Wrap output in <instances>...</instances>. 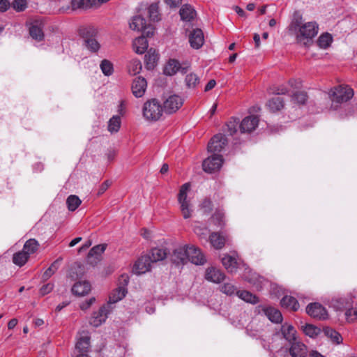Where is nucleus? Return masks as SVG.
<instances>
[{
	"mask_svg": "<svg viewBox=\"0 0 357 357\" xmlns=\"http://www.w3.org/2000/svg\"><path fill=\"white\" fill-rule=\"evenodd\" d=\"M146 20L141 16H135L130 23V28L135 31H142L145 27Z\"/></svg>",
	"mask_w": 357,
	"mask_h": 357,
	"instance_id": "nucleus-36",
	"label": "nucleus"
},
{
	"mask_svg": "<svg viewBox=\"0 0 357 357\" xmlns=\"http://www.w3.org/2000/svg\"><path fill=\"white\" fill-rule=\"evenodd\" d=\"M306 312L310 317L324 320L328 318V312L326 308L319 303H310L306 307Z\"/></svg>",
	"mask_w": 357,
	"mask_h": 357,
	"instance_id": "nucleus-10",
	"label": "nucleus"
},
{
	"mask_svg": "<svg viewBox=\"0 0 357 357\" xmlns=\"http://www.w3.org/2000/svg\"><path fill=\"white\" fill-rule=\"evenodd\" d=\"M289 84L295 89H298L302 86V82L300 79H292L289 81Z\"/></svg>",
	"mask_w": 357,
	"mask_h": 357,
	"instance_id": "nucleus-59",
	"label": "nucleus"
},
{
	"mask_svg": "<svg viewBox=\"0 0 357 357\" xmlns=\"http://www.w3.org/2000/svg\"><path fill=\"white\" fill-rule=\"evenodd\" d=\"M90 347V337L87 335H82L76 343V349L80 354H86Z\"/></svg>",
	"mask_w": 357,
	"mask_h": 357,
	"instance_id": "nucleus-28",
	"label": "nucleus"
},
{
	"mask_svg": "<svg viewBox=\"0 0 357 357\" xmlns=\"http://www.w3.org/2000/svg\"><path fill=\"white\" fill-rule=\"evenodd\" d=\"M129 278L127 275H122L119 278L121 286L114 289L109 297V303H116L123 299L127 294L126 286L128 284Z\"/></svg>",
	"mask_w": 357,
	"mask_h": 357,
	"instance_id": "nucleus-7",
	"label": "nucleus"
},
{
	"mask_svg": "<svg viewBox=\"0 0 357 357\" xmlns=\"http://www.w3.org/2000/svg\"><path fill=\"white\" fill-rule=\"evenodd\" d=\"M152 264L149 255H143L135 262L133 271L137 275L146 273L151 271Z\"/></svg>",
	"mask_w": 357,
	"mask_h": 357,
	"instance_id": "nucleus-12",
	"label": "nucleus"
},
{
	"mask_svg": "<svg viewBox=\"0 0 357 357\" xmlns=\"http://www.w3.org/2000/svg\"><path fill=\"white\" fill-rule=\"evenodd\" d=\"M26 0H14L10 6L17 12H21L25 10L26 8Z\"/></svg>",
	"mask_w": 357,
	"mask_h": 357,
	"instance_id": "nucleus-52",
	"label": "nucleus"
},
{
	"mask_svg": "<svg viewBox=\"0 0 357 357\" xmlns=\"http://www.w3.org/2000/svg\"><path fill=\"white\" fill-rule=\"evenodd\" d=\"M164 107L155 98L146 101L142 107L143 117L148 121H156L162 115Z\"/></svg>",
	"mask_w": 357,
	"mask_h": 357,
	"instance_id": "nucleus-3",
	"label": "nucleus"
},
{
	"mask_svg": "<svg viewBox=\"0 0 357 357\" xmlns=\"http://www.w3.org/2000/svg\"><path fill=\"white\" fill-rule=\"evenodd\" d=\"M281 305L287 309L296 311L299 308V304L297 300L291 296H284L281 301Z\"/></svg>",
	"mask_w": 357,
	"mask_h": 357,
	"instance_id": "nucleus-30",
	"label": "nucleus"
},
{
	"mask_svg": "<svg viewBox=\"0 0 357 357\" xmlns=\"http://www.w3.org/2000/svg\"><path fill=\"white\" fill-rule=\"evenodd\" d=\"M147 86L146 81L142 77L135 78L132 84V92L137 98H141L144 96Z\"/></svg>",
	"mask_w": 357,
	"mask_h": 357,
	"instance_id": "nucleus-17",
	"label": "nucleus"
},
{
	"mask_svg": "<svg viewBox=\"0 0 357 357\" xmlns=\"http://www.w3.org/2000/svg\"><path fill=\"white\" fill-rule=\"evenodd\" d=\"M106 249L105 244H100L93 247L89 253L88 257L91 258L95 257L96 259H98L99 257L105 252Z\"/></svg>",
	"mask_w": 357,
	"mask_h": 357,
	"instance_id": "nucleus-45",
	"label": "nucleus"
},
{
	"mask_svg": "<svg viewBox=\"0 0 357 357\" xmlns=\"http://www.w3.org/2000/svg\"><path fill=\"white\" fill-rule=\"evenodd\" d=\"M333 37L331 34L325 33L319 37L317 40V45L322 49H326L331 45Z\"/></svg>",
	"mask_w": 357,
	"mask_h": 357,
	"instance_id": "nucleus-39",
	"label": "nucleus"
},
{
	"mask_svg": "<svg viewBox=\"0 0 357 357\" xmlns=\"http://www.w3.org/2000/svg\"><path fill=\"white\" fill-rule=\"evenodd\" d=\"M212 202L208 198H205L200 204V211L204 215H208L212 211Z\"/></svg>",
	"mask_w": 357,
	"mask_h": 357,
	"instance_id": "nucleus-50",
	"label": "nucleus"
},
{
	"mask_svg": "<svg viewBox=\"0 0 357 357\" xmlns=\"http://www.w3.org/2000/svg\"><path fill=\"white\" fill-rule=\"evenodd\" d=\"M149 15L150 19L153 21H158L159 20L158 6L156 5L151 4L149 7Z\"/></svg>",
	"mask_w": 357,
	"mask_h": 357,
	"instance_id": "nucleus-54",
	"label": "nucleus"
},
{
	"mask_svg": "<svg viewBox=\"0 0 357 357\" xmlns=\"http://www.w3.org/2000/svg\"><path fill=\"white\" fill-rule=\"evenodd\" d=\"M109 311L108 306H103L98 312L93 313L90 319L91 325L98 327L105 321Z\"/></svg>",
	"mask_w": 357,
	"mask_h": 357,
	"instance_id": "nucleus-16",
	"label": "nucleus"
},
{
	"mask_svg": "<svg viewBox=\"0 0 357 357\" xmlns=\"http://www.w3.org/2000/svg\"><path fill=\"white\" fill-rule=\"evenodd\" d=\"M54 289V284L52 283H47L44 284L41 287L40 289V294L42 296H45L49 293H50Z\"/></svg>",
	"mask_w": 357,
	"mask_h": 357,
	"instance_id": "nucleus-56",
	"label": "nucleus"
},
{
	"mask_svg": "<svg viewBox=\"0 0 357 357\" xmlns=\"http://www.w3.org/2000/svg\"><path fill=\"white\" fill-rule=\"evenodd\" d=\"M222 263L229 273H235L238 268V263L236 259L229 255H225L222 258Z\"/></svg>",
	"mask_w": 357,
	"mask_h": 357,
	"instance_id": "nucleus-26",
	"label": "nucleus"
},
{
	"mask_svg": "<svg viewBox=\"0 0 357 357\" xmlns=\"http://www.w3.org/2000/svg\"><path fill=\"white\" fill-rule=\"evenodd\" d=\"M227 143L226 137L222 134L215 135L208 142V151L213 154L221 152Z\"/></svg>",
	"mask_w": 357,
	"mask_h": 357,
	"instance_id": "nucleus-11",
	"label": "nucleus"
},
{
	"mask_svg": "<svg viewBox=\"0 0 357 357\" xmlns=\"http://www.w3.org/2000/svg\"><path fill=\"white\" fill-rule=\"evenodd\" d=\"M84 42L86 48L91 52H96L98 51L100 47L99 43L92 36L86 37Z\"/></svg>",
	"mask_w": 357,
	"mask_h": 357,
	"instance_id": "nucleus-44",
	"label": "nucleus"
},
{
	"mask_svg": "<svg viewBox=\"0 0 357 357\" xmlns=\"http://www.w3.org/2000/svg\"><path fill=\"white\" fill-rule=\"evenodd\" d=\"M80 199L76 195H70L66 200V204L69 211H74L81 204Z\"/></svg>",
	"mask_w": 357,
	"mask_h": 357,
	"instance_id": "nucleus-43",
	"label": "nucleus"
},
{
	"mask_svg": "<svg viewBox=\"0 0 357 357\" xmlns=\"http://www.w3.org/2000/svg\"><path fill=\"white\" fill-rule=\"evenodd\" d=\"M10 6V3L8 0H0V12L6 11Z\"/></svg>",
	"mask_w": 357,
	"mask_h": 357,
	"instance_id": "nucleus-60",
	"label": "nucleus"
},
{
	"mask_svg": "<svg viewBox=\"0 0 357 357\" xmlns=\"http://www.w3.org/2000/svg\"><path fill=\"white\" fill-rule=\"evenodd\" d=\"M167 256L166 249L155 248L151 250V260L153 263L164 260Z\"/></svg>",
	"mask_w": 357,
	"mask_h": 357,
	"instance_id": "nucleus-31",
	"label": "nucleus"
},
{
	"mask_svg": "<svg viewBox=\"0 0 357 357\" xmlns=\"http://www.w3.org/2000/svg\"><path fill=\"white\" fill-rule=\"evenodd\" d=\"M189 253H195L197 256H190V262L195 265H203L206 259L202 250L193 245H185L176 248L170 255L171 261L176 266H183L189 261Z\"/></svg>",
	"mask_w": 357,
	"mask_h": 357,
	"instance_id": "nucleus-2",
	"label": "nucleus"
},
{
	"mask_svg": "<svg viewBox=\"0 0 357 357\" xmlns=\"http://www.w3.org/2000/svg\"><path fill=\"white\" fill-rule=\"evenodd\" d=\"M216 84V82L214 79H211L205 86L204 91H208L213 89Z\"/></svg>",
	"mask_w": 357,
	"mask_h": 357,
	"instance_id": "nucleus-63",
	"label": "nucleus"
},
{
	"mask_svg": "<svg viewBox=\"0 0 357 357\" xmlns=\"http://www.w3.org/2000/svg\"><path fill=\"white\" fill-rule=\"evenodd\" d=\"M211 245L217 250L222 249L226 243V237L218 232H212L209 235Z\"/></svg>",
	"mask_w": 357,
	"mask_h": 357,
	"instance_id": "nucleus-24",
	"label": "nucleus"
},
{
	"mask_svg": "<svg viewBox=\"0 0 357 357\" xmlns=\"http://www.w3.org/2000/svg\"><path fill=\"white\" fill-rule=\"evenodd\" d=\"M29 256L23 250L15 253L13 257V261L15 264L22 266L27 261Z\"/></svg>",
	"mask_w": 357,
	"mask_h": 357,
	"instance_id": "nucleus-40",
	"label": "nucleus"
},
{
	"mask_svg": "<svg viewBox=\"0 0 357 357\" xmlns=\"http://www.w3.org/2000/svg\"><path fill=\"white\" fill-rule=\"evenodd\" d=\"M128 70L130 75H136L142 70V63L138 59H132L128 64Z\"/></svg>",
	"mask_w": 357,
	"mask_h": 357,
	"instance_id": "nucleus-41",
	"label": "nucleus"
},
{
	"mask_svg": "<svg viewBox=\"0 0 357 357\" xmlns=\"http://www.w3.org/2000/svg\"><path fill=\"white\" fill-rule=\"evenodd\" d=\"M38 247V242L34 238H31L26 241L22 250L30 256L37 251Z\"/></svg>",
	"mask_w": 357,
	"mask_h": 357,
	"instance_id": "nucleus-35",
	"label": "nucleus"
},
{
	"mask_svg": "<svg viewBox=\"0 0 357 357\" xmlns=\"http://www.w3.org/2000/svg\"><path fill=\"white\" fill-rule=\"evenodd\" d=\"M189 43L190 46L193 49L198 50L201 48L204 43V33L202 29H194L189 33Z\"/></svg>",
	"mask_w": 357,
	"mask_h": 357,
	"instance_id": "nucleus-13",
	"label": "nucleus"
},
{
	"mask_svg": "<svg viewBox=\"0 0 357 357\" xmlns=\"http://www.w3.org/2000/svg\"><path fill=\"white\" fill-rule=\"evenodd\" d=\"M165 2L170 7H176L181 3V0H165Z\"/></svg>",
	"mask_w": 357,
	"mask_h": 357,
	"instance_id": "nucleus-64",
	"label": "nucleus"
},
{
	"mask_svg": "<svg viewBox=\"0 0 357 357\" xmlns=\"http://www.w3.org/2000/svg\"><path fill=\"white\" fill-rule=\"evenodd\" d=\"M225 278V274L215 267L207 268L205 272V279L209 282L219 284Z\"/></svg>",
	"mask_w": 357,
	"mask_h": 357,
	"instance_id": "nucleus-15",
	"label": "nucleus"
},
{
	"mask_svg": "<svg viewBox=\"0 0 357 357\" xmlns=\"http://www.w3.org/2000/svg\"><path fill=\"white\" fill-rule=\"evenodd\" d=\"M121 124L119 116H113L108 121L107 129L111 133L117 132L120 129Z\"/></svg>",
	"mask_w": 357,
	"mask_h": 357,
	"instance_id": "nucleus-38",
	"label": "nucleus"
},
{
	"mask_svg": "<svg viewBox=\"0 0 357 357\" xmlns=\"http://www.w3.org/2000/svg\"><path fill=\"white\" fill-rule=\"evenodd\" d=\"M266 105L271 112H278L283 108L284 100L281 97H273L268 101Z\"/></svg>",
	"mask_w": 357,
	"mask_h": 357,
	"instance_id": "nucleus-32",
	"label": "nucleus"
},
{
	"mask_svg": "<svg viewBox=\"0 0 357 357\" xmlns=\"http://www.w3.org/2000/svg\"><path fill=\"white\" fill-rule=\"evenodd\" d=\"M319 26L315 22L303 23V15L299 10H295L288 26L290 35L295 37L296 43L301 46L309 47L312 39L317 35Z\"/></svg>",
	"mask_w": 357,
	"mask_h": 357,
	"instance_id": "nucleus-1",
	"label": "nucleus"
},
{
	"mask_svg": "<svg viewBox=\"0 0 357 357\" xmlns=\"http://www.w3.org/2000/svg\"><path fill=\"white\" fill-rule=\"evenodd\" d=\"M227 129L228 132L231 135H233L237 132V128L238 126V121H237L236 119H234L232 121H229L227 124Z\"/></svg>",
	"mask_w": 357,
	"mask_h": 357,
	"instance_id": "nucleus-55",
	"label": "nucleus"
},
{
	"mask_svg": "<svg viewBox=\"0 0 357 357\" xmlns=\"http://www.w3.org/2000/svg\"><path fill=\"white\" fill-rule=\"evenodd\" d=\"M320 329L312 324H306L303 327L305 334L310 337H315L320 333Z\"/></svg>",
	"mask_w": 357,
	"mask_h": 357,
	"instance_id": "nucleus-48",
	"label": "nucleus"
},
{
	"mask_svg": "<svg viewBox=\"0 0 357 357\" xmlns=\"http://www.w3.org/2000/svg\"><path fill=\"white\" fill-rule=\"evenodd\" d=\"M73 294L84 296L91 291V284L87 281L76 282L71 289Z\"/></svg>",
	"mask_w": 357,
	"mask_h": 357,
	"instance_id": "nucleus-21",
	"label": "nucleus"
},
{
	"mask_svg": "<svg viewBox=\"0 0 357 357\" xmlns=\"http://www.w3.org/2000/svg\"><path fill=\"white\" fill-rule=\"evenodd\" d=\"M185 83L187 88L194 89L199 84V77L195 73H189L185 78Z\"/></svg>",
	"mask_w": 357,
	"mask_h": 357,
	"instance_id": "nucleus-37",
	"label": "nucleus"
},
{
	"mask_svg": "<svg viewBox=\"0 0 357 357\" xmlns=\"http://www.w3.org/2000/svg\"><path fill=\"white\" fill-rule=\"evenodd\" d=\"M340 303L339 307L345 310V317L348 322H354L357 320V304L353 307V298H340L337 301Z\"/></svg>",
	"mask_w": 357,
	"mask_h": 357,
	"instance_id": "nucleus-6",
	"label": "nucleus"
},
{
	"mask_svg": "<svg viewBox=\"0 0 357 357\" xmlns=\"http://www.w3.org/2000/svg\"><path fill=\"white\" fill-rule=\"evenodd\" d=\"M220 290L222 294H225L227 296H232L235 293L236 294V287L229 282L224 283L220 287Z\"/></svg>",
	"mask_w": 357,
	"mask_h": 357,
	"instance_id": "nucleus-49",
	"label": "nucleus"
},
{
	"mask_svg": "<svg viewBox=\"0 0 357 357\" xmlns=\"http://www.w3.org/2000/svg\"><path fill=\"white\" fill-rule=\"evenodd\" d=\"M154 31H155V29H154V27L152 25H150V24L146 25V24H145V27L143 28V29L142 30L143 33L146 37H150V36H153Z\"/></svg>",
	"mask_w": 357,
	"mask_h": 357,
	"instance_id": "nucleus-57",
	"label": "nucleus"
},
{
	"mask_svg": "<svg viewBox=\"0 0 357 357\" xmlns=\"http://www.w3.org/2000/svg\"><path fill=\"white\" fill-rule=\"evenodd\" d=\"M325 335L328 337L333 343L339 344L342 342V337L341 335L334 329L330 327L324 328Z\"/></svg>",
	"mask_w": 357,
	"mask_h": 357,
	"instance_id": "nucleus-33",
	"label": "nucleus"
},
{
	"mask_svg": "<svg viewBox=\"0 0 357 357\" xmlns=\"http://www.w3.org/2000/svg\"><path fill=\"white\" fill-rule=\"evenodd\" d=\"M95 301H96V298L94 297H92V298H89V300H86V301L82 302L80 304V308L82 310H86L95 302Z\"/></svg>",
	"mask_w": 357,
	"mask_h": 357,
	"instance_id": "nucleus-58",
	"label": "nucleus"
},
{
	"mask_svg": "<svg viewBox=\"0 0 357 357\" xmlns=\"http://www.w3.org/2000/svg\"><path fill=\"white\" fill-rule=\"evenodd\" d=\"M190 190V184L185 183L181 185L178 195V202L180 204V209L185 219L190 218L193 211L190 200L188 199V193Z\"/></svg>",
	"mask_w": 357,
	"mask_h": 357,
	"instance_id": "nucleus-4",
	"label": "nucleus"
},
{
	"mask_svg": "<svg viewBox=\"0 0 357 357\" xmlns=\"http://www.w3.org/2000/svg\"><path fill=\"white\" fill-rule=\"evenodd\" d=\"M289 354L291 357H306L307 349L303 342L297 340L291 344Z\"/></svg>",
	"mask_w": 357,
	"mask_h": 357,
	"instance_id": "nucleus-20",
	"label": "nucleus"
},
{
	"mask_svg": "<svg viewBox=\"0 0 357 357\" xmlns=\"http://www.w3.org/2000/svg\"><path fill=\"white\" fill-rule=\"evenodd\" d=\"M222 163L223 159L221 155L213 154L203 161L202 167L204 172L213 173L220 170Z\"/></svg>",
	"mask_w": 357,
	"mask_h": 357,
	"instance_id": "nucleus-8",
	"label": "nucleus"
},
{
	"mask_svg": "<svg viewBox=\"0 0 357 357\" xmlns=\"http://www.w3.org/2000/svg\"><path fill=\"white\" fill-rule=\"evenodd\" d=\"M188 68V66L181 68L180 63L177 60L170 59L164 68V73L169 76L175 75L179 70H181L182 73H185Z\"/></svg>",
	"mask_w": 357,
	"mask_h": 357,
	"instance_id": "nucleus-19",
	"label": "nucleus"
},
{
	"mask_svg": "<svg viewBox=\"0 0 357 357\" xmlns=\"http://www.w3.org/2000/svg\"><path fill=\"white\" fill-rule=\"evenodd\" d=\"M259 123V119L255 116H248L243 119L239 128L242 133L251 132L255 130Z\"/></svg>",
	"mask_w": 357,
	"mask_h": 357,
	"instance_id": "nucleus-14",
	"label": "nucleus"
},
{
	"mask_svg": "<svg viewBox=\"0 0 357 357\" xmlns=\"http://www.w3.org/2000/svg\"><path fill=\"white\" fill-rule=\"evenodd\" d=\"M264 313L270 321L274 323H280L282 321L281 312L272 307H267L264 309Z\"/></svg>",
	"mask_w": 357,
	"mask_h": 357,
	"instance_id": "nucleus-29",
	"label": "nucleus"
},
{
	"mask_svg": "<svg viewBox=\"0 0 357 357\" xmlns=\"http://www.w3.org/2000/svg\"><path fill=\"white\" fill-rule=\"evenodd\" d=\"M211 222L217 227H222L225 225L224 214L221 211H216L211 218Z\"/></svg>",
	"mask_w": 357,
	"mask_h": 357,
	"instance_id": "nucleus-46",
	"label": "nucleus"
},
{
	"mask_svg": "<svg viewBox=\"0 0 357 357\" xmlns=\"http://www.w3.org/2000/svg\"><path fill=\"white\" fill-rule=\"evenodd\" d=\"M149 43L145 36L135 38L132 43L133 50L139 54H144L148 49Z\"/></svg>",
	"mask_w": 357,
	"mask_h": 357,
	"instance_id": "nucleus-25",
	"label": "nucleus"
},
{
	"mask_svg": "<svg viewBox=\"0 0 357 357\" xmlns=\"http://www.w3.org/2000/svg\"><path fill=\"white\" fill-rule=\"evenodd\" d=\"M61 260V258H59L51 264V266L44 272L43 275V280H46L49 279L56 271Z\"/></svg>",
	"mask_w": 357,
	"mask_h": 357,
	"instance_id": "nucleus-42",
	"label": "nucleus"
},
{
	"mask_svg": "<svg viewBox=\"0 0 357 357\" xmlns=\"http://www.w3.org/2000/svg\"><path fill=\"white\" fill-rule=\"evenodd\" d=\"M292 100L299 104H304L307 100V94L303 91H296L292 95Z\"/></svg>",
	"mask_w": 357,
	"mask_h": 357,
	"instance_id": "nucleus-51",
	"label": "nucleus"
},
{
	"mask_svg": "<svg viewBox=\"0 0 357 357\" xmlns=\"http://www.w3.org/2000/svg\"><path fill=\"white\" fill-rule=\"evenodd\" d=\"M194 231L199 237V238L206 240L209 231L206 227L195 226L194 227Z\"/></svg>",
	"mask_w": 357,
	"mask_h": 357,
	"instance_id": "nucleus-53",
	"label": "nucleus"
},
{
	"mask_svg": "<svg viewBox=\"0 0 357 357\" xmlns=\"http://www.w3.org/2000/svg\"><path fill=\"white\" fill-rule=\"evenodd\" d=\"M29 33L33 39L37 41H41L44 38V33L43 31L42 22L36 21L33 22L29 27Z\"/></svg>",
	"mask_w": 357,
	"mask_h": 357,
	"instance_id": "nucleus-22",
	"label": "nucleus"
},
{
	"mask_svg": "<svg viewBox=\"0 0 357 357\" xmlns=\"http://www.w3.org/2000/svg\"><path fill=\"white\" fill-rule=\"evenodd\" d=\"M329 95L333 103H342L354 96V91L348 86L340 85L331 89Z\"/></svg>",
	"mask_w": 357,
	"mask_h": 357,
	"instance_id": "nucleus-5",
	"label": "nucleus"
},
{
	"mask_svg": "<svg viewBox=\"0 0 357 357\" xmlns=\"http://www.w3.org/2000/svg\"><path fill=\"white\" fill-rule=\"evenodd\" d=\"M183 98L176 94L170 95L164 102L163 107L166 113L172 114L178 111L183 105Z\"/></svg>",
	"mask_w": 357,
	"mask_h": 357,
	"instance_id": "nucleus-9",
	"label": "nucleus"
},
{
	"mask_svg": "<svg viewBox=\"0 0 357 357\" xmlns=\"http://www.w3.org/2000/svg\"><path fill=\"white\" fill-rule=\"evenodd\" d=\"M236 295L243 301L252 304L257 303L258 298L248 291H237Z\"/></svg>",
	"mask_w": 357,
	"mask_h": 357,
	"instance_id": "nucleus-34",
	"label": "nucleus"
},
{
	"mask_svg": "<svg viewBox=\"0 0 357 357\" xmlns=\"http://www.w3.org/2000/svg\"><path fill=\"white\" fill-rule=\"evenodd\" d=\"M281 332L284 339L288 341L290 344L297 341L296 340V331L295 328L287 323L282 325Z\"/></svg>",
	"mask_w": 357,
	"mask_h": 357,
	"instance_id": "nucleus-23",
	"label": "nucleus"
},
{
	"mask_svg": "<svg viewBox=\"0 0 357 357\" xmlns=\"http://www.w3.org/2000/svg\"><path fill=\"white\" fill-rule=\"evenodd\" d=\"M109 185L110 183L108 181H106L103 183H102L99 188L98 194L102 195V193H104L105 191H106V190L109 188Z\"/></svg>",
	"mask_w": 357,
	"mask_h": 357,
	"instance_id": "nucleus-62",
	"label": "nucleus"
},
{
	"mask_svg": "<svg viewBox=\"0 0 357 357\" xmlns=\"http://www.w3.org/2000/svg\"><path fill=\"white\" fill-rule=\"evenodd\" d=\"M158 54L155 51V50L153 48H150L147 53L145 54V65L146 68L149 70L153 69L158 60Z\"/></svg>",
	"mask_w": 357,
	"mask_h": 357,
	"instance_id": "nucleus-27",
	"label": "nucleus"
},
{
	"mask_svg": "<svg viewBox=\"0 0 357 357\" xmlns=\"http://www.w3.org/2000/svg\"><path fill=\"white\" fill-rule=\"evenodd\" d=\"M179 15L181 20L187 23L191 22L195 19L197 12L192 6L184 4L180 8Z\"/></svg>",
	"mask_w": 357,
	"mask_h": 357,
	"instance_id": "nucleus-18",
	"label": "nucleus"
},
{
	"mask_svg": "<svg viewBox=\"0 0 357 357\" xmlns=\"http://www.w3.org/2000/svg\"><path fill=\"white\" fill-rule=\"evenodd\" d=\"M102 73L106 76L111 75L114 72L113 64L108 60L104 59L100 65Z\"/></svg>",
	"mask_w": 357,
	"mask_h": 357,
	"instance_id": "nucleus-47",
	"label": "nucleus"
},
{
	"mask_svg": "<svg viewBox=\"0 0 357 357\" xmlns=\"http://www.w3.org/2000/svg\"><path fill=\"white\" fill-rule=\"evenodd\" d=\"M273 93L275 94H286L288 93L287 89L284 86H280L277 87L273 91Z\"/></svg>",
	"mask_w": 357,
	"mask_h": 357,
	"instance_id": "nucleus-61",
	"label": "nucleus"
}]
</instances>
